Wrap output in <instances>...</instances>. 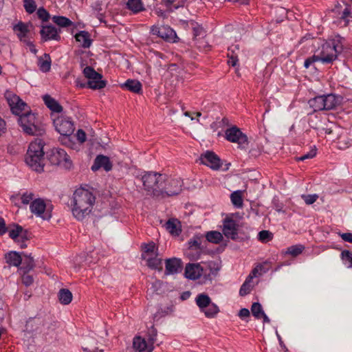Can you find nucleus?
I'll use <instances>...</instances> for the list:
<instances>
[{"instance_id":"nucleus-1","label":"nucleus","mask_w":352,"mask_h":352,"mask_svg":"<svg viewBox=\"0 0 352 352\" xmlns=\"http://www.w3.org/2000/svg\"><path fill=\"white\" fill-rule=\"evenodd\" d=\"M72 214L78 221H82L91 212L95 197L89 190L78 188L73 195Z\"/></svg>"},{"instance_id":"nucleus-2","label":"nucleus","mask_w":352,"mask_h":352,"mask_svg":"<svg viewBox=\"0 0 352 352\" xmlns=\"http://www.w3.org/2000/svg\"><path fill=\"white\" fill-rule=\"evenodd\" d=\"M44 143L41 140H36L29 145L25 160L28 166L37 173L44 170L45 158Z\"/></svg>"},{"instance_id":"nucleus-3","label":"nucleus","mask_w":352,"mask_h":352,"mask_svg":"<svg viewBox=\"0 0 352 352\" xmlns=\"http://www.w3.org/2000/svg\"><path fill=\"white\" fill-rule=\"evenodd\" d=\"M343 38L336 36L334 38L322 44L321 50L318 54L320 62L324 64L333 63L343 50Z\"/></svg>"},{"instance_id":"nucleus-4","label":"nucleus","mask_w":352,"mask_h":352,"mask_svg":"<svg viewBox=\"0 0 352 352\" xmlns=\"http://www.w3.org/2000/svg\"><path fill=\"white\" fill-rule=\"evenodd\" d=\"M142 181L147 194L154 198H159L160 189L164 185L165 175L148 172L142 177Z\"/></svg>"},{"instance_id":"nucleus-5","label":"nucleus","mask_w":352,"mask_h":352,"mask_svg":"<svg viewBox=\"0 0 352 352\" xmlns=\"http://www.w3.org/2000/svg\"><path fill=\"white\" fill-rule=\"evenodd\" d=\"M19 122L23 131L28 135H41L45 132L38 125L35 114L31 111L20 115Z\"/></svg>"},{"instance_id":"nucleus-6","label":"nucleus","mask_w":352,"mask_h":352,"mask_svg":"<svg viewBox=\"0 0 352 352\" xmlns=\"http://www.w3.org/2000/svg\"><path fill=\"white\" fill-rule=\"evenodd\" d=\"M183 181L180 178H173L165 175L164 185L160 189L158 199L172 197L179 195L182 191Z\"/></svg>"},{"instance_id":"nucleus-7","label":"nucleus","mask_w":352,"mask_h":352,"mask_svg":"<svg viewBox=\"0 0 352 352\" xmlns=\"http://www.w3.org/2000/svg\"><path fill=\"white\" fill-rule=\"evenodd\" d=\"M47 157L52 165L61 166L65 168H71L72 163L65 150L54 148L47 153Z\"/></svg>"},{"instance_id":"nucleus-8","label":"nucleus","mask_w":352,"mask_h":352,"mask_svg":"<svg viewBox=\"0 0 352 352\" xmlns=\"http://www.w3.org/2000/svg\"><path fill=\"white\" fill-rule=\"evenodd\" d=\"M83 74L88 80L87 87L89 89H101L107 85V82L102 79V74L96 72L95 69L90 66L85 67Z\"/></svg>"},{"instance_id":"nucleus-9","label":"nucleus","mask_w":352,"mask_h":352,"mask_svg":"<svg viewBox=\"0 0 352 352\" xmlns=\"http://www.w3.org/2000/svg\"><path fill=\"white\" fill-rule=\"evenodd\" d=\"M56 130L65 138H68L74 132V123L70 118L60 116L54 120Z\"/></svg>"},{"instance_id":"nucleus-10","label":"nucleus","mask_w":352,"mask_h":352,"mask_svg":"<svg viewBox=\"0 0 352 352\" xmlns=\"http://www.w3.org/2000/svg\"><path fill=\"white\" fill-rule=\"evenodd\" d=\"M226 138L231 142L237 143L239 147L241 148H245L248 144L247 135L236 126H232L226 129Z\"/></svg>"},{"instance_id":"nucleus-11","label":"nucleus","mask_w":352,"mask_h":352,"mask_svg":"<svg viewBox=\"0 0 352 352\" xmlns=\"http://www.w3.org/2000/svg\"><path fill=\"white\" fill-rule=\"evenodd\" d=\"M151 32L168 42L176 43L179 39L175 31L168 25H153Z\"/></svg>"},{"instance_id":"nucleus-12","label":"nucleus","mask_w":352,"mask_h":352,"mask_svg":"<svg viewBox=\"0 0 352 352\" xmlns=\"http://www.w3.org/2000/svg\"><path fill=\"white\" fill-rule=\"evenodd\" d=\"M31 212L44 220L52 217L51 210L47 208L43 199L38 198L33 200L30 206Z\"/></svg>"},{"instance_id":"nucleus-13","label":"nucleus","mask_w":352,"mask_h":352,"mask_svg":"<svg viewBox=\"0 0 352 352\" xmlns=\"http://www.w3.org/2000/svg\"><path fill=\"white\" fill-rule=\"evenodd\" d=\"M5 97L8 102L12 112L14 114L20 116L21 113L27 106L26 103L24 102L18 96L14 94L11 91H6L5 94Z\"/></svg>"},{"instance_id":"nucleus-14","label":"nucleus","mask_w":352,"mask_h":352,"mask_svg":"<svg viewBox=\"0 0 352 352\" xmlns=\"http://www.w3.org/2000/svg\"><path fill=\"white\" fill-rule=\"evenodd\" d=\"M201 163L213 170H219L221 166L220 158L212 151H206L200 157Z\"/></svg>"},{"instance_id":"nucleus-15","label":"nucleus","mask_w":352,"mask_h":352,"mask_svg":"<svg viewBox=\"0 0 352 352\" xmlns=\"http://www.w3.org/2000/svg\"><path fill=\"white\" fill-rule=\"evenodd\" d=\"M238 227L239 225L235 220L231 217H226L223 220V232L226 237L234 240L238 236Z\"/></svg>"},{"instance_id":"nucleus-16","label":"nucleus","mask_w":352,"mask_h":352,"mask_svg":"<svg viewBox=\"0 0 352 352\" xmlns=\"http://www.w3.org/2000/svg\"><path fill=\"white\" fill-rule=\"evenodd\" d=\"M323 96V106L324 110L329 111L336 109L338 106L340 105L342 102V97L341 96L329 94L322 95Z\"/></svg>"},{"instance_id":"nucleus-17","label":"nucleus","mask_w":352,"mask_h":352,"mask_svg":"<svg viewBox=\"0 0 352 352\" xmlns=\"http://www.w3.org/2000/svg\"><path fill=\"white\" fill-rule=\"evenodd\" d=\"M40 34L43 41H59L60 39L58 29L51 25L42 26Z\"/></svg>"},{"instance_id":"nucleus-18","label":"nucleus","mask_w":352,"mask_h":352,"mask_svg":"<svg viewBox=\"0 0 352 352\" xmlns=\"http://www.w3.org/2000/svg\"><path fill=\"white\" fill-rule=\"evenodd\" d=\"M100 168H103L107 172L112 169V163L111 162L109 157L103 155H98L96 156L91 169L95 172Z\"/></svg>"},{"instance_id":"nucleus-19","label":"nucleus","mask_w":352,"mask_h":352,"mask_svg":"<svg viewBox=\"0 0 352 352\" xmlns=\"http://www.w3.org/2000/svg\"><path fill=\"white\" fill-rule=\"evenodd\" d=\"M203 268L199 263H188L186 265L185 277L190 280H196L202 275Z\"/></svg>"},{"instance_id":"nucleus-20","label":"nucleus","mask_w":352,"mask_h":352,"mask_svg":"<svg viewBox=\"0 0 352 352\" xmlns=\"http://www.w3.org/2000/svg\"><path fill=\"white\" fill-rule=\"evenodd\" d=\"M166 274H174L179 273L182 268L181 259L172 258L166 260Z\"/></svg>"},{"instance_id":"nucleus-21","label":"nucleus","mask_w":352,"mask_h":352,"mask_svg":"<svg viewBox=\"0 0 352 352\" xmlns=\"http://www.w3.org/2000/svg\"><path fill=\"white\" fill-rule=\"evenodd\" d=\"M202 242H206L204 236L202 234H195L188 241L189 248L199 251L197 256H193V258L195 259L199 258L200 252L204 249V247L201 246Z\"/></svg>"},{"instance_id":"nucleus-22","label":"nucleus","mask_w":352,"mask_h":352,"mask_svg":"<svg viewBox=\"0 0 352 352\" xmlns=\"http://www.w3.org/2000/svg\"><path fill=\"white\" fill-rule=\"evenodd\" d=\"M75 38L83 48H89L92 44V39L90 34L85 30L79 31L75 35Z\"/></svg>"},{"instance_id":"nucleus-23","label":"nucleus","mask_w":352,"mask_h":352,"mask_svg":"<svg viewBox=\"0 0 352 352\" xmlns=\"http://www.w3.org/2000/svg\"><path fill=\"white\" fill-rule=\"evenodd\" d=\"M32 25L19 21L13 26V30L16 34L20 41H23L30 32V27Z\"/></svg>"},{"instance_id":"nucleus-24","label":"nucleus","mask_w":352,"mask_h":352,"mask_svg":"<svg viewBox=\"0 0 352 352\" xmlns=\"http://www.w3.org/2000/svg\"><path fill=\"white\" fill-rule=\"evenodd\" d=\"M121 87L135 94H140L142 85L138 80L128 79L124 83L121 85Z\"/></svg>"},{"instance_id":"nucleus-25","label":"nucleus","mask_w":352,"mask_h":352,"mask_svg":"<svg viewBox=\"0 0 352 352\" xmlns=\"http://www.w3.org/2000/svg\"><path fill=\"white\" fill-rule=\"evenodd\" d=\"M43 100L45 104L53 112L60 113L63 111L62 106L50 95H44Z\"/></svg>"},{"instance_id":"nucleus-26","label":"nucleus","mask_w":352,"mask_h":352,"mask_svg":"<svg viewBox=\"0 0 352 352\" xmlns=\"http://www.w3.org/2000/svg\"><path fill=\"white\" fill-rule=\"evenodd\" d=\"M7 263L10 265L18 267L22 263L21 256L15 251H11L7 253L5 256Z\"/></svg>"},{"instance_id":"nucleus-27","label":"nucleus","mask_w":352,"mask_h":352,"mask_svg":"<svg viewBox=\"0 0 352 352\" xmlns=\"http://www.w3.org/2000/svg\"><path fill=\"white\" fill-rule=\"evenodd\" d=\"M44 325V319L41 317H34L32 318H30L26 323L27 329H30V331H38L41 329V327Z\"/></svg>"},{"instance_id":"nucleus-28","label":"nucleus","mask_w":352,"mask_h":352,"mask_svg":"<svg viewBox=\"0 0 352 352\" xmlns=\"http://www.w3.org/2000/svg\"><path fill=\"white\" fill-rule=\"evenodd\" d=\"M195 302L201 311H204L205 309L212 303L209 296L204 293L198 294L196 297Z\"/></svg>"},{"instance_id":"nucleus-29","label":"nucleus","mask_w":352,"mask_h":352,"mask_svg":"<svg viewBox=\"0 0 352 352\" xmlns=\"http://www.w3.org/2000/svg\"><path fill=\"white\" fill-rule=\"evenodd\" d=\"M38 65L43 72H47L51 69V58L48 54H44L43 56L38 58Z\"/></svg>"},{"instance_id":"nucleus-30","label":"nucleus","mask_w":352,"mask_h":352,"mask_svg":"<svg viewBox=\"0 0 352 352\" xmlns=\"http://www.w3.org/2000/svg\"><path fill=\"white\" fill-rule=\"evenodd\" d=\"M178 224L179 222L176 219H171L165 223V228L172 235L179 236L181 229Z\"/></svg>"},{"instance_id":"nucleus-31","label":"nucleus","mask_w":352,"mask_h":352,"mask_svg":"<svg viewBox=\"0 0 352 352\" xmlns=\"http://www.w3.org/2000/svg\"><path fill=\"white\" fill-rule=\"evenodd\" d=\"M126 8L133 13H138L144 10V4L142 0H128Z\"/></svg>"},{"instance_id":"nucleus-32","label":"nucleus","mask_w":352,"mask_h":352,"mask_svg":"<svg viewBox=\"0 0 352 352\" xmlns=\"http://www.w3.org/2000/svg\"><path fill=\"white\" fill-rule=\"evenodd\" d=\"M23 266L20 268V270L29 272L34 267V261L30 254H23L22 258Z\"/></svg>"},{"instance_id":"nucleus-33","label":"nucleus","mask_w":352,"mask_h":352,"mask_svg":"<svg viewBox=\"0 0 352 352\" xmlns=\"http://www.w3.org/2000/svg\"><path fill=\"white\" fill-rule=\"evenodd\" d=\"M308 104L314 111H324L323 106V96L322 95L317 96L314 98L309 100Z\"/></svg>"},{"instance_id":"nucleus-34","label":"nucleus","mask_w":352,"mask_h":352,"mask_svg":"<svg viewBox=\"0 0 352 352\" xmlns=\"http://www.w3.org/2000/svg\"><path fill=\"white\" fill-rule=\"evenodd\" d=\"M133 346L139 351H144L147 350L149 352L150 345L145 340V339L141 337H135L133 340Z\"/></svg>"},{"instance_id":"nucleus-35","label":"nucleus","mask_w":352,"mask_h":352,"mask_svg":"<svg viewBox=\"0 0 352 352\" xmlns=\"http://www.w3.org/2000/svg\"><path fill=\"white\" fill-rule=\"evenodd\" d=\"M206 240L208 242L218 244L223 240V235L218 231H210L206 234Z\"/></svg>"},{"instance_id":"nucleus-36","label":"nucleus","mask_w":352,"mask_h":352,"mask_svg":"<svg viewBox=\"0 0 352 352\" xmlns=\"http://www.w3.org/2000/svg\"><path fill=\"white\" fill-rule=\"evenodd\" d=\"M58 298L61 304L68 305L72 300V294L67 289H61L58 292Z\"/></svg>"},{"instance_id":"nucleus-37","label":"nucleus","mask_w":352,"mask_h":352,"mask_svg":"<svg viewBox=\"0 0 352 352\" xmlns=\"http://www.w3.org/2000/svg\"><path fill=\"white\" fill-rule=\"evenodd\" d=\"M230 199L232 204L239 208L243 206L242 192L241 190H236L230 195Z\"/></svg>"},{"instance_id":"nucleus-38","label":"nucleus","mask_w":352,"mask_h":352,"mask_svg":"<svg viewBox=\"0 0 352 352\" xmlns=\"http://www.w3.org/2000/svg\"><path fill=\"white\" fill-rule=\"evenodd\" d=\"M201 311L204 313L206 318H212L219 312V309L216 304L212 302L204 311Z\"/></svg>"},{"instance_id":"nucleus-39","label":"nucleus","mask_w":352,"mask_h":352,"mask_svg":"<svg viewBox=\"0 0 352 352\" xmlns=\"http://www.w3.org/2000/svg\"><path fill=\"white\" fill-rule=\"evenodd\" d=\"M52 21L54 23L62 28L69 27L72 24L70 19L63 16H54Z\"/></svg>"},{"instance_id":"nucleus-40","label":"nucleus","mask_w":352,"mask_h":352,"mask_svg":"<svg viewBox=\"0 0 352 352\" xmlns=\"http://www.w3.org/2000/svg\"><path fill=\"white\" fill-rule=\"evenodd\" d=\"M340 19L344 22V26L349 24V19L352 18V12L350 6L346 5L344 9L340 13Z\"/></svg>"},{"instance_id":"nucleus-41","label":"nucleus","mask_w":352,"mask_h":352,"mask_svg":"<svg viewBox=\"0 0 352 352\" xmlns=\"http://www.w3.org/2000/svg\"><path fill=\"white\" fill-rule=\"evenodd\" d=\"M147 265L151 269L162 270V259L157 256L148 258Z\"/></svg>"},{"instance_id":"nucleus-42","label":"nucleus","mask_w":352,"mask_h":352,"mask_svg":"<svg viewBox=\"0 0 352 352\" xmlns=\"http://www.w3.org/2000/svg\"><path fill=\"white\" fill-rule=\"evenodd\" d=\"M305 250V246L300 244L292 245L287 249L285 254H290L293 256H297L300 254Z\"/></svg>"},{"instance_id":"nucleus-43","label":"nucleus","mask_w":352,"mask_h":352,"mask_svg":"<svg viewBox=\"0 0 352 352\" xmlns=\"http://www.w3.org/2000/svg\"><path fill=\"white\" fill-rule=\"evenodd\" d=\"M337 144L339 149L344 150L352 145V140L347 136H340Z\"/></svg>"},{"instance_id":"nucleus-44","label":"nucleus","mask_w":352,"mask_h":352,"mask_svg":"<svg viewBox=\"0 0 352 352\" xmlns=\"http://www.w3.org/2000/svg\"><path fill=\"white\" fill-rule=\"evenodd\" d=\"M340 258L348 268L352 267V252L344 250L340 254Z\"/></svg>"},{"instance_id":"nucleus-45","label":"nucleus","mask_w":352,"mask_h":352,"mask_svg":"<svg viewBox=\"0 0 352 352\" xmlns=\"http://www.w3.org/2000/svg\"><path fill=\"white\" fill-rule=\"evenodd\" d=\"M252 315L256 318H261L262 314L264 313L262 306L259 302H253L251 307Z\"/></svg>"},{"instance_id":"nucleus-46","label":"nucleus","mask_w":352,"mask_h":352,"mask_svg":"<svg viewBox=\"0 0 352 352\" xmlns=\"http://www.w3.org/2000/svg\"><path fill=\"white\" fill-rule=\"evenodd\" d=\"M22 226L16 225L14 229L9 231V236L16 242H19L20 232L22 231Z\"/></svg>"},{"instance_id":"nucleus-47","label":"nucleus","mask_w":352,"mask_h":352,"mask_svg":"<svg viewBox=\"0 0 352 352\" xmlns=\"http://www.w3.org/2000/svg\"><path fill=\"white\" fill-rule=\"evenodd\" d=\"M229 52L228 53V63L229 65L235 67L238 62V56L234 53V49H228Z\"/></svg>"},{"instance_id":"nucleus-48","label":"nucleus","mask_w":352,"mask_h":352,"mask_svg":"<svg viewBox=\"0 0 352 352\" xmlns=\"http://www.w3.org/2000/svg\"><path fill=\"white\" fill-rule=\"evenodd\" d=\"M23 3V6L28 13L32 14L36 10V5L34 0H24Z\"/></svg>"},{"instance_id":"nucleus-49","label":"nucleus","mask_w":352,"mask_h":352,"mask_svg":"<svg viewBox=\"0 0 352 352\" xmlns=\"http://www.w3.org/2000/svg\"><path fill=\"white\" fill-rule=\"evenodd\" d=\"M142 248L144 250V253L142 254V256L144 258V254H153L155 251V244L153 242H151L149 243H143Z\"/></svg>"},{"instance_id":"nucleus-50","label":"nucleus","mask_w":352,"mask_h":352,"mask_svg":"<svg viewBox=\"0 0 352 352\" xmlns=\"http://www.w3.org/2000/svg\"><path fill=\"white\" fill-rule=\"evenodd\" d=\"M30 238V233L27 230H24L22 228V231L20 232L19 236V241H21V243L20 245L21 248H24L27 246L25 241L28 240Z\"/></svg>"},{"instance_id":"nucleus-51","label":"nucleus","mask_w":352,"mask_h":352,"mask_svg":"<svg viewBox=\"0 0 352 352\" xmlns=\"http://www.w3.org/2000/svg\"><path fill=\"white\" fill-rule=\"evenodd\" d=\"M250 282V280L246 279L245 281L243 283L239 290L240 296H244L250 292L251 288Z\"/></svg>"},{"instance_id":"nucleus-52","label":"nucleus","mask_w":352,"mask_h":352,"mask_svg":"<svg viewBox=\"0 0 352 352\" xmlns=\"http://www.w3.org/2000/svg\"><path fill=\"white\" fill-rule=\"evenodd\" d=\"M156 336H157V331L155 329H152L151 333L149 334L148 338V344L150 345L149 347V352H151L153 349V344L155 343L156 340Z\"/></svg>"},{"instance_id":"nucleus-53","label":"nucleus","mask_w":352,"mask_h":352,"mask_svg":"<svg viewBox=\"0 0 352 352\" xmlns=\"http://www.w3.org/2000/svg\"><path fill=\"white\" fill-rule=\"evenodd\" d=\"M302 199L307 205H311L314 204L318 198V195L317 194H313V195H302Z\"/></svg>"},{"instance_id":"nucleus-54","label":"nucleus","mask_w":352,"mask_h":352,"mask_svg":"<svg viewBox=\"0 0 352 352\" xmlns=\"http://www.w3.org/2000/svg\"><path fill=\"white\" fill-rule=\"evenodd\" d=\"M37 15L38 18L43 21H47L50 19L49 12L43 8H40L38 9Z\"/></svg>"},{"instance_id":"nucleus-55","label":"nucleus","mask_w":352,"mask_h":352,"mask_svg":"<svg viewBox=\"0 0 352 352\" xmlns=\"http://www.w3.org/2000/svg\"><path fill=\"white\" fill-rule=\"evenodd\" d=\"M28 272H25V271H23V275H22V283L25 286H30L34 282L33 277L28 274Z\"/></svg>"},{"instance_id":"nucleus-56","label":"nucleus","mask_w":352,"mask_h":352,"mask_svg":"<svg viewBox=\"0 0 352 352\" xmlns=\"http://www.w3.org/2000/svg\"><path fill=\"white\" fill-rule=\"evenodd\" d=\"M316 61H320L318 55H314L311 57H309L307 59H305L304 62V67L307 69L312 63Z\"/></svg>"},{"instance_id":"nucleus-57","label":"nucleus","mask_w":352,"mask_h":352,"mask_svg":"<svg viewBox=\"0 0 352 352\" xmlns=\"http://www.w3.org/2000/svg\"><path fill=\"white\" fill-rule=\"evenodd\" d=\"M259 240L264 241L272 239V233L268 230H262L258 232Z\"/></svg>"},{"instance_id":"nucleus-58","label":"nucleus","mask_w":352,"mask_h":352,"mask_svg":"<svg viewBox=\"0 0 352 352\" xmlns=\"http://www.w3.org/2000/svg\"><path fill=\"white\" fill-rule=\"evenodd\" d=\"M34 196L32 192H25L21 196V202L23 204H28L33 199Z\"/></svg>"},{"instance_id":"nucleus-59","label":"nucleus","mask_w":352,"mask_h":352,"mask_svg":"<svg viewBox=\"0 0 352 352\" xmlns=\"http://www.w3.org/2000/svg\"><path fill=\"white\" fill-rule=\"evenodd\" d=\"M76 137L80 143H83L86 141V133L82 129H78L76 132Z\"/></svg>"},{"instance_id":"nucleus-60","label":"nucleus","mask_w":352,"mask_h":352,"mask_svg":"<svg viewBox=\"0 0 352 352\" xmlns=\"http://www.w3.org/2000/svg\"><path fill=\"white\" fill-rule=\"evenodd\" d=\"M316 155V152L315 150H311L307 154L302 155L300 157L298 158V160L304 161L307 159L313 158Z\"/></svg>"},{"instance_id":"nucleus-61","label":"nucleus","mask_w":352,"mask_h":352,"mask_svg":"<svg viewBox=\"0 0 352 352\" xmlns=\"http://www.w3.org/2000/svg\"><path fill=\"white\" fill-rule=\"evenodd\" d=\"M263 269V266L261 265H257L255 268H254L250 273V274L248 276L247 279L250 280V281L254 278L256 277L258 274V270H261Z\"/></svg>"},{"instance_id":"nucleus-62","label":"nucleus","mask_w":352,"mask_h":352,"mask_svg":"<svg viewBox=\"0 0 352 352\" xmlns=\"http://www.w3.org/2000/svg\"><path fill=\"white\" fill-rule=\"evenodd\" d=\"M339 235L342 238V239L346 242L352 243V233L346 232V233H339Z\"/></svg>"},{"instance_id":"nucleus-63","label":"nucleus","mask_w":352,"mask_h":352,"mask_svg":"<svg viewBox=\"0 0 352 352\" xmlns=\"http://www.w3.org/2000/svg\"><path fill=\"white\" fill-rule=\"evenodd\" d=\"M250 314V312L249 309L246 308H242L240 309L238 316L241 318L243 319L245 318L249 317Z\"/></svg>"},{"instance_id":"nucleus-64","label":"nucleus","mask_w":352,"mask_h":352,"mask_svg":"<svg viewBox=\"0 0 352 352\" xmlns=\"http://www.w3.org/2000/svg\"><path fill=\"white\" fill-rule=\"evenodd\" d=\"M7 232V228L5 220L0 217V236L4 234Z\"/></svg>"}]
</instances>
